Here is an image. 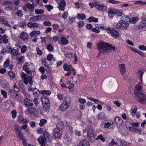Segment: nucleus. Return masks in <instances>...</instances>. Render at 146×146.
Wrapping results in <instances>:
<instances>
[{
  "mask_svg": "<svg viewBox=\"0 0 146 146\" xmlns=\"http://www.w3.org/2000/svg\"><path fill=\"white\" fill-rule=\"evenodd\" d=\"M111 36L114 38H116L119 36V33L117 31L115 30H111Z\"/></svg>",
  "mask_w": 146,
  "mask_h": 146,
  "instance_id": "nucleus-26",
  "label": "nucleus"
},
{
  "mask_svg": "<svg viewBox=\"0 0 146 146\" xmlns=\"http://www.w3.org/2000/svg\"><path fill=\"white\" fill-rule=\"evenodd\" d=\"M9 60L8 59L6 60L4 62L3 66L5 68H6L9 65Z\"/></svg>",
  "mask_w": 146,
  "mask_h": 146,
  "instance_id": "nucleus-62",
  "label": "nucleus"
},
{
  "mask_svg": "<svg viewBox=\"0 0 146 146\" xmlns=\"http://www.w3.org/2000/svg\"><path fill=\"white\" fill-rule=\"evenodd\" d=\"M46 140L42 136H40L39 137L38 139V141L42 146H45L46 145Z\"/></svg>",
  "mask_w": 146,
  "mask_h": 146,
  "instance_id": "nucleus-12",
  "label": "nucleus"
},
{
  "mask_svg": "<svg viewBox=\"0 0 146 146\" xmlns=\"http://www.w3.org/2000/svg\"><path fill=\"white\" fill-rule=\"evenodd\" d=\"M17 135L18 137L21 140L24 139V137L22 135L21 131L17 132H16Z\"/></svg>",
  "mask_w": 146,
  "mask_h": 146,
  "instance_id": "nucleus-42",
  "label": "nucleus"
},
{
  "mask_svg": "<svg viewBox=\"0 0 146 146\" xmlns=\"http://www.w3.org/2000/svg\"><path fill=\"white\" fill-rule=\"evenodd\" d=\"M94 134L93 129L91 127H89L87 132V136L90 135H92Z\"/></svg>",
  "mask_w": 146,
  "mask_h": 146,
  "instance_id": "nucleus-41",
  "label": "nucleus"
},
{
  "mask_svg": "<svg viewBox=\"0 0 146 146\" xmlns=\"http://www.w3.org/2000/svg\"><path fill=\"white\" fill-rule=\"evenodd\" d=\"M77 18L78 19L83 20L86 18V15L84 14H78L77 16Z\"/></svg>",
  "mask_w": 146,
  "mask_h": 146,
  "instance_id": "nucleus-29",
  "label": "nucleus"
},
{
  "mask_svg": "<svg viewBox=\"0 0 146 146\" xmlns=\"http://www.w3.org/2000/svg\"><path fill=\"white\" fill-rule=\"evenodd\" d=\"M23 70L27 72L28 76L26 75L24 72L21 73V77L23 80L24 82L26 85L29 83L31 85L33 84L32 77L31 76L32 73L31 71H33L35 67L33 64L30 62H27L24 64L23 66Z\"/></svg>",
  "mask_w": 146,
  "mask_h": 146,
  "instance_id": "nucleus-1",
  "label": "nucleus"
},
{
  "mask_svg": "<svg viewBox=\"0 0 146 146\" xmlns=\"http://www.w3.org/2000/svg\"><path fill=\"white\" fill-rule=\"evenodd\" d=\"M61 42L59 41H58L59 44H60L65 45L67 44L69 42V41L66 38L64 37L61 38Z\"/></svg>",
  "mask_w": 146,
  "mask_h": 146,
  "instance_id": "nucleus-15",
  "label": "nucleus"
},
{
  "mask_svg": "<svg viewBox=\"0 0 146 146\" xmlns=\"http://www.w3.org/2000/svg\"><path fill=\"white\" fill-rule=\"evenodd\" d=\"M11 54L15 56H16L18 55H20V54H19L18 51L15 49H13L11 50Z\"/></svg>",
  "mask_w": 146,
  "mask_h": 146,
  "instance_id": "nucleus-37",
  "label": "nucleus"
},
{
  "mask_svg": "<svg viewBox=\"0 0 146 146\" xmlns=\"http://www.w3.org/2000/svg\"><path fill=\"white\" fill-rule=\"evenodd\" d=\"M138 75H140L141 78V82H139L135 86L136 90H138L141 89L142 84L143 83L142 76L143 72L141 70H139L137 73Z\"/></svg>",
  "mask_w": 146,
  "mask_h": 146,
  "instance_id": "nucleus-7",
  "label": "nucleus"
},
{
  "mask_svg": "<svg viewBox=\"0 0 146 146\" xmlns=\"http://www.w3.org/2000/svg\"><path fill=\"white\" fill-rule=\"evenodd\" d=\"M8 74L10 77V78L11 80H13L15 78V75L14 73L12 71H10L9 72Z\"/></svg>",
  "mask_w": 146,
  "mask_h": 146,
  "instance_id": "nucleus-43",
  "label": "nucleus"
},
{
  "mask_svg": "<svg viewBox=\"0 0 146 146\" xmlns=\"http://www.w3.org/2000/svg\"><path fill=\"white\" fill-rule=\"evenodd\" d=\"M119 66L120 68V72L122 75L124 74L125 72V67L123 64H119Z\"/></svg>",
  "mask_w": 146,
  "mask_h": 146,
  "instance_id": "nucleus-21",
  "label": "nucleus"
},
{
  "mask_svg": "<svg viewBox=\"0 0 146 146\" xmlns=\"http://www.w3.org/2000/svg\"><path fill=\"white\" fill-rule=\"evenodd\" d=\"M105 117V114L103 112H101L100 113L98 116V118L100 119H103Z\"/></svg>",
  "mask_w": 146,
  "mask_h": 146,
  "instance_id": "nucleus-45",
  "label": "nucleus"
},
{
  "mask_svg": "<svg viewBox=\"0 0 146 146\" xmlns=\"http://www.w3.org/2000/svg\"><path fill=\"white\" fill-rule=\"evenodd\" d=\"M14 90L16 92H18L19 91V89L18 87L16 84H14L13 87Z\"/></svg>",
  "mask_w": 146,
  "mask_h": 146,
  "instance_id": "nucleus-64",
  "label": "nucleus"
},
{
  "mask_svg": "<svg viewBox=\"0 0 146 146\" xmlns=\"http://www.w3.org/2000/svg\"><path fill=\"white\" fill-rule=\"evenodd\" d=\"M67 88H68L70 91H73L74 89V85L73 84H70L68 87Z\"/></svg>",
  "mask_w": 146,
  "mask_h": 146,
  "instance_id": "nucleus-57",
  "label": "nucleus"
},
{
  "mask_svg": "<svg viewBox=\"0 0 146 146\" xmlns=\"http://www.w3.org/2000/svg\"><path fill=\"white\" fill-rule=\"evenodd\" d=\"M0 23L3 24L9 27L11 26L10 25L6 20L2 18L1 17H0Z\"/></svg>",
  "mask_w": 146,
  "mask_h": 146,
  "instance_id": "nucleus-24",
  "label": "nucleus"
},
{
  "mask_svg": "<svg viewBox=\"0 0 146 146\" xmlns=\"http://www.w3.org/2000/svg\"><path fill=\"white\" fill-rule=\"evenodd\" d=\"M139 18L137 17H132L129 19V22L132 23L134 24L138 20Z\"/></svg>",
  "mask_w": 146,
  "mask_h": 146,
  "instance_id": "nucleus-27",
  "label": "nucleus"
},
{
  "mask_svg": "<svg viewBox=\"0 0 146 146\" xmlns=\"http://www.w3.org/2000/svg\"><path fill=\"white\" fill-rule=\"evenodd\" d=\"M115 121L116 124L119 125H121L123 122L122 119L120 117L117 116L115 117Z\"/></svg>",
  "mask_w": 146,
  "mask_h": 146,
  "instance_id": "nucleus-17",
  "label": "nucleus"
},
{
  "mask_svg": "<svg viewBox=\"0 0 146 146\" xmlns=\"http://www.w3.org/2000/svg\"><path fill=\"white\" fill-rule=\"evenodd\" d=\"M128 18L126 16H122L116 25V28L122 30L127 29L129 25L128 21Z\"/></svg>",
  "mask_w": 146,
  "mask_h": 146,
  "instance_id": "nucleus-4",
  "label": "nucleus"
},
{
  "mask_svg": "<svg viewBox=\"0 0 146 146\" xmlns=\"http://www.w3.org/2000/svg\"><path fill=\"white\" fill-rule=\"evenodd\" d=\"M71 100L70 98H66L60 107V110L62 111H65L69 106Z\"/></svg>",
  "mask_w": 146,
  "mask_h": 146,
  "instance_id": "nucleus-6",
  "label": "nucleus"
},
{
  "mask_svg": "<svg viewBox=\"0 0 146 146\" xmlns=\"http://www.w3.org/2000/svg\"><path fill=\"white\" fill-rule=\"evenodd\" d=\"M87 137L88 140L91 141H94L96 139L95 138L96 136L94 134L92 135H90V136H87Z\"/></svg>",
  "mask_w": 146,
  "mask_h": 146,
  "instance_id": "nucleus-46",
  "label": "nucleus"
},
{
  "mask_svg": "<svg viewBox=\"0 0 146 146\" xmlns=\"http://www.w3.org/2000/svg\"><path fill=\"white\" fill-rule=\"evenodd\" d=\"M72 68L71 65H68L67 64L65 63L63 66V68L65 71H68Z\"/></svg>",
  "mask_w": 146,
  "mask_h": 146,
  "instance_id": "nucleus-22",
  "label": "nucleus"
},
{
  "mask_svg": "<svg viewBox=\"0 0 146 146\" xmlns=\"http://www.w3.org/2000/svg\"><path fill=\"white\" fill-rule=\"evenodd\" d=\"M17 121L20 123H27L28 121L26 119L24 118L21 115H19L17 116Z\"/></svg>",
  "mask_w": 146,
  "mask_h": 146,
  "instance_id": "nucleus-13",
  "label": "nucleus"
},
{
  "mask_svg": "<svg viewBox=\"0 0 146 146\" xmlns=\"http://www.w3.org/2000/svg\"><path fill=\"white\" fill-rule=\"evenodd\" d=\"M89 21L90 22H97L98 21V18H96L93 17H91L89 18Z\"/></svg>",
  "mask_w": 146,
  "mask_h": 146,
  "instance_id": "nucleus-35",
  "label": "nucleus"
},
{
  "mask_svg": "<svg viewBox=\"0 0 146 146\" xmlns=\"http://www.w3.org/2000/svg\"><path fill=\"white\" fill-rule=\"evenodd\" d=\"M43 24L44 25L50 26L51 25V22L48 21H45L43 22Z\"/></svg>",
  "mask_w": 146,
  "mask_h": 146,
  "instance_id": "nucleus-60",
  "label": "nucleus"
},
{
  "mask_svg": "<svg viewBox=\"0 0 146 146\" xmlns=\"http://www.w3.org/2000/svg\"><path fill=\"white\" fill-rule=\"evenodd\" d=\"M97 48L100 53L104 54L108 53L110 50L114 51L115 49V47L111 45L101 41L98 44Z\"/></svg>",
  "mask_w": 146,
  "mask_h": 146,
  "instance_id": "nucleus-2",
  "label": "nucleus"
},
{
  "mask_svg": "<svg viewBox=\"0 0 146 146\" xmlns=\"http://www.w3.org/2000/svg\"><path fill=\"white\" fill-rule=\"evenodd\" d=\"M41 101L43 106L46 108L49 107L50 105L49 101L48 99L44 97H42Z\"/></svg>",
  "mask_w": 146,
  "mask_h": 146,
  "instance_id": "nucleus-9",
  "label": "nucleus"
},
{
  "mask_svg": "<svg viewBox=\"0 0 146 146\" xmlns=\"http://www.w3.org/2000/svg\"><path fill=\"white\" fill-rule=\"evenodd\" d=\"M63 125L62 122H60L58 123L56 125V129L59 131H61L63 128Z\"/></svg>",
  "mask_w": 146,
  "mask_h": 146,
  "instance_id": "nucleus-23",
  "label": "nucleus"
},
{
  "mask_svg": "<svg viewBox=\"0 0 146 146\" xmlns=\"http://www.w3.org/2000/svg\"><path fill=\"white\" fill-rule=\"evenodd\" d=\"M117 142H115L114 139H112L111 141L109 143L108 146H112L115 145H117Z\"/></svg>",
  "mask_w": 146,
  "mask_h": 146,
  "instance_id": "nucleus-59",
  "label": "nucleus"
},
{
  "mask_svg": "<svg viewBox=\"0 0 146 146\" xmlns=\"http://www.w3.org/2000/svg\"><path fill=\"white\" fill-rule=\"evenodd\" d=\"M42 16L43 15H39L36 16H34L30 19L31 22H35L39 21L41 19Z\"/></svg>",
  "mask_w": 146,
  "mask_h": 146,
  "instance_id": "nucleus-11",
  "label": "nucleus"
},
{
  "mask_svg": "<svg viewBox=\"0 0 146 146\" xmlns=\"http://www.w3.org/2000/svg\"><path fill=\"white\" fill-rule=\"evenodd\" d=\"M71 140V139L70 138L66 137L65 138L64 141L66 144H68L70 142Z\"/></svg>",
  "mask_w": 146,
  "mask_h": 146,
  "instance_id": "nucleus-55",
  "label": "nucleus"
},
{
  "mask_svg": "<svg viewBox=\"0 0 146 146\" xmlns=\"http://www.w3.org/2000/svg\"><path fill=\"white\" fill-rule=\"evenodd\" d=\"M86 100L82 98H79L78 99V102L80 104H84L86 102Z\"/></svg>",
  "mask_w": 146,
  "mask_h": 146,
  "instance_id": "nucleus-48",
  "label": "nucleus"
},
{
  "mask_svg": "<svg viewBox=\"0 0 146 146\" xmlns=\"http://www.w3.org/2000/svg\"><path fill=\"white\" fill-rule=\"evenodd\" d=\"M46 48L50 52L52 51L53 49V46L50 44H48Z\"/></svg>",
  "mask_w": 146,
  "mask_h": 146,
  "instance_id": "nucleus-63",
  "label": "nucleus"
},
{
  "mask_svg": "<svg viewBox=\"0 0 146 146\" xmlns=\"http://www.w3.org/2000/svg\"><path fill=\"white\" fill-rule=\"evenodd\" d=\"M108 15L109 18H112L115 15L121 16L122 15L121 12L119 10L113 8H109L108 12Z\"/></svg>",
  "mask_w": 146,
  "mask_h": 146,
  "instance_id": "nucleus-5",
  "label": "nucleus"
},
{
  "mask_svg": "<svg viewBox=\"0 0 146 146\" xmlns=\"http://www.w3.org/2000/svg\"><path fill=\"white\" fill-rule=\"evenodd\" d=\"M1 84L2 87L5 89H7L10 87L9 83L6 80H3Z\"/></svg>",
  "mask_w": 146,
  "mask_h": 146,
  "instance_id": "nucleus-18",
  "label": "nucleus"
},
{
  "mask_svg": "<svg viewBox=\"0 0 146 146\" xmlns=\"http://www.w3.org/2000/svg\"><path fill=\"white\" fill-rule=\"evenodd\" d=\"M60 131H58L57 130L55 129L54 131V135L56 137L59 138L61 136V135L59 132Z\"/></svg>",
  "mask_w": 146,
  "mask_h": 146,
  "instance_id": "nucleus-32",
  "label": "nucleus"
},
{
  "mask_svg": "<svg viewBox=\"0 0 146 146\" xmlns=\"http://www.w3.org/2000/svg\"><path fill=\"white\" fill-rule=\"evenodd\" d=\"M27 26L29 28H37L38 26V24L36 23H33L30 22L28 23L27 24Z\"/></svg>",
  "mask_w": 146,
  "mask_h": 146,
  "instance_id": "nucleus-20",
  "label": "nucleus"
},
{
  "mask_svg": "<svg viewBox=\"0 0 146 146\" xmlns=\"http://www.w3.org/2000/svg\"><path fill=\"white\" fill-rule=\"evenodd\" d=\"M132 113L135 114L137 111V107L135 106H133L131 109Z\"/></svg>",
  "mask_w": 146,
  "mask_h": 146,
  "instance_id": "nucleus-56",
  "label": "nucleus"
},
{
  "mask_svg": "<svg viewBox=\"0 0 146 146\" xmlns=\"http://www.w3.org/2000/svg\"><path fill=\"white\" fill-rule=\"evenodd\" d=\"M138 48L142 50H145L146 51V47L143 45H141L139 46Z\"/></svg>",
  "mask_w": 146,
  "mask_h": 146,
  "instance_id": "nucleus-61",
  "label": "nucleus"
},
{
  "mask_svg": "<svg viewBox=\"0 0 146 146\" xmlns=\"http://www.w3.org/2000/svg\"><path fill=\"white\" fill-rule=\"evenodd\" d=\"M66 3L64 0H62L58 4V8L60 10L63 11L65 9Z\"/></svg>",
  "mask_w": 146,
  "mask_h": 146,
  "instance_id": "nucleus-14",
  "label": "nucleus"
},
{
  "mask_svg": "<svg viewBox=\"0 0 146 146\" xmlns=\"http://www.w3.org/2000/svg\"><path fill=\"white\" fill-rule=\"evenodd\" d=\"M77 146H90L88 141L86 140H82Z\"/></svg>",
  "mask_w": 146,
  "mask_h": 146,
  "instance_id": "nucleus-19",
  "label": "nucleus"
},
{
  "mask_svg": "<svg viewBox=\"0 0 146 146\" xmlns=\"http://www.w3.org/2000/svg\"><path fill=\"white\" fill-rule=\"evenodd\" d=\"M47 122L46 120L44 119H41L39 123V125L40 126H42L44 124L46 123Z\"/></svg>",
  "mask_w": 146,
  "mask_h": 146,
  "instance_id": "nucleus-50",
  "label": "nucleus"
},
{
  "mask_svg": "<svg viewBox=\"0 0 146 146\" xmlns=\"http://www.w3.org/2000/svg\"><path fill=\"white\" fill-rule=\"evenodd\" d=\"M8 92L11 96L13 97L14 98H16L17 96V94L13 92L11 89H10L9 91Z\"/></svg>",
  "mask_w": 146,
  "mask_h": 146,
  "instance_id": "nucleus-38",
  "label": "nucleus"
},
{
  "mask_svg": "<svg viewBox=\"0 0 146 146\" xmlns=\"http://www.w3.org/2000/svg\"><path fill=\"white\" fill-rule=\"evenodd\" d=\"M33 94L36 97L39 96V93H40V91H39L36 88L34 89L33 90Z\"/></svg>",
  "mask_w": 146,
  "mask_h": 146,
  "instance_id": "nucleus-31",
  "label": "nucleus"
},
{
  "mask_svg": "<svg viewBox=\"0 0 146 146\" xmlns=\"http://www.w3.org/2000/svg\"><path fill=\"white\" fill-rule=\"evenodd\" d=\"M142 88V86H141V89L137 91L135 88V98L137 101L140 103L145 104L146 103V95L143 92Z\"/></svg>",
  "mask_w": 146,
  "mask_h": 146,
  "instance_id": "nucleus-3",
  "label": "nucleus"
},
{
  "mask_svg": "<svg viewBox=\"0 0 146 146\" xmlns=\"http://www.w3.org/2000/svg\"><path fill=\"white\" fill-rule=\"evenodd\" d=\"M133 4L130 2H128L127 3H123L121 5V6L122 7H131L133 6Z\"/></svg>",
  "mask_w": 146,
  "mask_h": 146,
  "instance_id": "nucleus-25",
  "label": "nucleus"
},
{
  "mask_svg": "<svg viewBox=\"0 0 146 146\" xmlns=\"http://www.w3.org/2000/svg\"><path fill=\"white\" fill-rule=\"evenodd\" d=\"M24 104L27 108H29L33 106L32 101L27 98H25L24 100Z\"/></svg>",
  "mask_w": 146,
  "mask_h": 146,
  "instance_id": "nucleus-10",
  "label": "nucleus"
},
{
  "mask_svg": "<svg viewBox=\"0 0 146 146\" xmlns=\"http://www.w3.org/2000/svg\"><path fill=\"white\" fill-rule=\"evenodd\" d=\"M46 140L49 139L50 138V135L47 132H45L43 133V137Z\"/></svg>",
  "mask_w": 146,
  "mask_h": 146,
  "instance_id": "nucleus-39",
  "label": "nucleus"
},
{
  "mask_svg": "<svg viewBox=\"0 0 146 146\" xmlns=\"http://www.w3.org/2000/svg\"><path fill=\"white\" fill-rule=\"evenodd\" d=\"M95 6L96 9L100 11H105L107 10V7L103 4H101L99 3L96 2Z\"/></svg>",
  "mask_w": 146,
  "mask_h": 146,
  "instance_id": "nucleus-8",
  "label": "nucleus"
},
{
  "mask_svg": "<svg viewBox=\"0 0 146 146\" xmlns=\"http://www.w3.org/2000/svg\"><path fill=\"white\" fill-rule=\"evenodd\" d=\"M19 27L23 28L26 26V23L24 21H22L18 24Z\"/></svg>",
  "mask_w": 146,
  "mask_h": 146,
  "instance_id": "nucleus-47",
  "label": "nucleus"
},
{
  "mask_svg": "<svg viewBox=\"0 0 146 146\" xmlns=\"http://www.w3.org/2000/svg\"><path fill=\"white\" fill-rule=\"evenodd\" d=\"M26 6L27 8L31 10V11H33L34 9V6L33 4L28 3L26 4Z\"/></svg>",
  "mask_w": 146,
  "mask_h": 146,
  "instance_id": "nucleus-33",
  "label": "nucleus"
},
{
  "mask_svg": "<svg viewBox=\"0 0 146 146\" xmlns=\"http://www.w3.org/2000/svg\"><path fill=\"white\" fill-rule=\"evenodd\" d=\"M20 38L22 40H25L28 38V35L26 33L23 32L20 34Z\"/></svg>",
  "mask_w": 146,
  "mask_h": 146,
  "instance_id": "nucleus-16",
  "label": "nucleus"
},
{
  "mask_svg": "<svg viewBox=\"0 0 146 146\" xmlns=\"http://www.w3.org/2000/svg\"><path fill=\"white\" fill-rule=\"evenodd\" d=\"M134 3L135 4L139 5H145V2H143L142 1H137L135 2Z\"/></svg>",
  "mask_w": 146,
  "mask_h": 146,
  "instance_id": "nucleus-52",
  "label": "nucleus"
},
{
  "mask_svg": "<svg viewBox=\"0 0 146 146\" xmlns=\"http://www.w3.org/2000/svg\"><path fill=\"white\" fill-rule=\"evenodd\" d=\"M40 93L42 94H45L47 95H50L51 94V91L49 90H44L40 91Z\"/></svg>",
  "mask_w": 146,
  "mask_h": 146,
  "instance_id": "nucleus-36",
  "label": "nucleus"
},
{
  "mask_svg": "<svg viewBox=\"0 0 146 146\" xmlns=\"http://www.w3.org/2000/svg\"><path fill=\"white\" fill-rule=\"evenodd\" d=\"M117 145L118 146H127L126 142L123 140L118 141Z\"/></svg>",
  "mask_w": 146,
  "mask_h": 146,
  "instance_id": "nucleus-28",
  "label": "nucleus"
},
{
  "mask_svg": "<svg viewBox=\"0 0 146 146\" xmlns=\"http://www.w3.org/2000/svg\"><path fill=\"white\" fill-rule=\"evenodd\" d=\"M12 117L13 118H15L16 117L17 112L15 110H13L11 111Z\"/></svg>",
  "mask_w": 146,
  "mask_h": 146,
  "instance_id": "nucleus-58",
  "label": "nucleus"
},
{
  "mask_svg": "<svg viewBox=\"0 0 146 146\" xmlns=\"http://www.w3.org/2000/svg\"><path fill=\"white\" fill-rule=\"evenodd\" d=\"M96 139H100L103 142H104L105 141V138L103 137V135L102 134H100L98 136V137L96 138Z\"/></svg>",
  "mask_w": 146,
  "mask_h": 146,
  "instance_id": "nucleus-51",
  "label": "nucleus"
},
{
  "mask_svg": "<svg viewBox=\"0 0 146 146\" xmlns=\"http://www.w3.org/2000/svg\"><path fill=\"white\" fill-rule=\"evenodd\" d=\"M47 59L49 61H50L52 59L54 61H55L56 58H53V56L52 54H50L47 55Z\"/></svg>",
  "mask_w": 146,
  "mask_h": 146,
  "instance_id": "nucleus-40",
  "label": "nucleus"
},
{
  "mask_svg": "<svg viewBox=\"0 0 146 146\" xmlns=\"http://www.w3.org/2000/svg\"><path fill=\"white\" fill-rule=\"evenodd\" d=\"M40 33L39 31H33L30 34V35L31 36H36L39 35Z\"/></svg>",
  "mask_w": 146,
  "mask_h": 146,
  "instance_id": "nucleus-30",
  "label": "nucleus"
},
{
  "mask_svg": "<svg viewBox=\"0 0 146 146\" xmlns=\"http://www.w3.org/2000/svg\"><path fill=\"white\" fill-rule=\"evenodd\" d=\"M27 46L26 45H23L21 49V52L22 53H24L26 52L27 50Z\"/></svg>",
  "mask_w": 146,
  "mask_h": 146,
  "instance_id": "nucleus-54",
  "label": "nucleus"
},
{
  "mask_svg": "<svg viewBox=\"0 0 146 146\" xmlns=\"http://www.w3.org/2000/svg\"><path fill=\"white\" fill-rule=\"evenodd\" d=\"M1 94L5 98H6L7 97V93L4 90H1Z\"/></svg>",
  "mask_w": 146,
  "mask_h": 146,
  "instance_id": "nucleus-53",
  "label": "nucleus"
},
{
  "mask_svg": "<svg viewBox=\"0 0 146 146\" xmlns=\"http://www.w3.org/2000/svg\"><path fill=\"white\" fill-rule=\"evenodd\" d=\"M44 12L43 10L42 9H36L35 12L36 14H40L43 13Z\"/></svg>",
  "mask_w": 146,
  "mask_h": 146,
  "instance_id": "nucleus-49",
  "label": "nucleus"
},
{
  "mask_svg": "<svg viewBox=\"0 0 146 146\" xmlns=\"http://www.w3.org/2000/svg\"><path fill=\"white\" fill-rule=\"evenodd\" d=\"M146 26V20H143L140 24V27L141 28H143Z\"/></svg>",
  "mask_w": 146,
  "mask_h": 146,
  "instance_id": "nucleus-44",
  "label": "nucleus"
},
{
  "mask_svg": "<svg viewBox=\"0 0 146 146\" xmlns=\"http://www.w3.org/2000/svg\"><path fill=\"white\" fill-rule=\"evenodd\" d=\"M16 59L17 60L18 63H20L24 61L25 59V57L23 56H21L20 57H17L16 58Z\"/></svg>",
  "mask_w": 146,
  "mask_h": 146,
  "instance_id": "nucleus-34",
  "label": "nucleus"
}]
</instances>
